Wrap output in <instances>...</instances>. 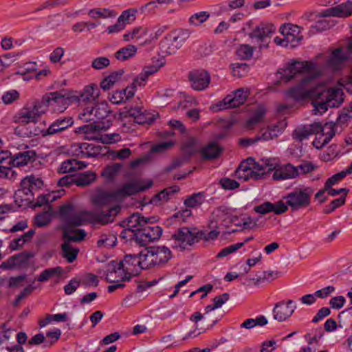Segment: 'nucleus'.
Instances as JSON below:
<instances>
[{"mask_svg":"<svg viewBox=\"0 0 352 352\" xmlns=\"http://www.w3.org/2000/svg\"><path fill=\"white\" fill-rule=\"evenodd\" d=\"M281 80L288 82L296 78L298 74H307L300 82L287 91V96L295 100H302L307 98H313L314 111L324 113L329 107H338L343 102V94L338 88L327 89L322 86L313 88L314 81L320 74L316 64L309 61H292L280 72Z\"/></svg>","mask_w":352,"mask_h":352,"instance_id":"nucleus-1","label":"nucleus"},{"mask_svg":"<svg viewBox=\"0 0 352 352\" xmlns=\"http://www.w3.org/2000/svg\"><path fill=\"white\" fill-rule=\"evenodd\" d=\"M60 216L63 221L60 226L63 239L74 240V242L82 241L86 236V232L82 229L74 230L72 227L89 223V211L76 210L72 204H69L60 208Z\"/></svg>","mask_w":352,"mask_h":352,"instance_id":"nucleus-2","label":"nucleus"},{"mask_svg":"<svg viewBox=\"0 0 352 352\" xmlns=\"http://www.w3.org/2000/svg\"><path fill=\"white\" fill-rule=\"evenodd\" d=\"M21 124L15 128V134L23 138H31L38 135L43 137L58 134L74 124L72 117H60L55 120L47 129H40L34 126L33 129L28 126L29 123L20 122Z\"/></svg>","mask_w":352,"mask_h":352,"instance_id":"nucleus-3","label":"nucleus"},{"mask_svg":"<svg viewBox=\"0 0 352 352\" xmlns=\"http://www.w3.org/2000/svg\"><path fill=\"white\" fill-rule=\"evenodd\" d=\"M43 186V180L34 175L23 178L20 188L14 192V201L19 207L27 208L34 201V194Z\"/></svg>","mask_w":352,"mask_h":352,"instance_id":"nucleus-4","label":"nucleus"},{"mask_svg":"<svg viewBox=\"0 0 352 352\" xmlns=\"http://www.w3.org/2000/svg\"><path fill=\"white\" fill-rule=\"evenodd\" d=\"M124 275L120 276L122 281H129L131 277L138 275L142 270L148 269L145 252L139 254H126L121 261Z\"/></svg>","mask_w":352,"mask_h":352,"instance_id":"nucleus-5","label":"nucleus"},{"mask_svg":"<svg viewBox=\"0 0 352 352\" xmlns=\"http://www.w3.org/2000/svg\"><path fill=\"white\" fill-rule=\"evenodd\" d=\"M197 228L182 227L172 234L170 239L171 246L174 249L184 250L199 242V237L201 236Z\"/></svg>","mask_w":352,"mask_h":352,"instance_id":"nucleus-6","label":"nucleus"},{"mask_svg":"<svg viewBox=\"0 0 352 352\" xmlns=\"http://www.w3.org/2000/svg\"><path fill=\"white\" fill-rule=\"evenodd\" d=\"M314 189L311 187L296 188L283 197L286 204L292 212H296L308 207L311 204V197Z\"/></svg>","mask_w":352,"mask_h":352,"instance_id":"nucleus-7","label":"nucleus"},{"mask_svg":"<svg viewBox=\"0 0 352 352\" xmlns=\"http://www.w3.org/2000/svg\"><path fill=\"white\" fill-rule=\"evenodd\" d=\"M46 112V106L42 99L34 100L32 105H28L21 109L15 116L16 122L33 123L38 121V118Z\"/></svg>","mask_w":352,"mask_h":352,"instance_id":"nucleus-8","label":"nucleus"},{"mask_svg":"<svg viewBox=\"0 0 352 352\" xmlns=\"http://www.w3.org/2000/svg\"><path fill=\"white\" fill-rule=\"evenodd\" d=\"M148 268L160 266L167 263L172 256L169 248L166 246H151L144 250Z\"/></svg>","mask_w":352,"mask_h":352,"instance_id":"nucleus-9","label":"nucleus"},{"mask_svg":"<svg viewBox=\"0 0 352 352\" xmlns=\"http://www.w3.org/2000/svg\"><path fill=\"white\" fill-rule=\"evenodd\" d=\"M152 223H146L137 232L132 234L135 241L140 246H144L148 243L158 240L162 234L163 230L161 227Z\"/></svg>","mask_w":352,"mask_h":352,"instance_id":"nucleus-10","label":"nucleus"},{"mask_svg":"<svg viewBox=\"0 0 352 352\" xmlns=\"http://www.w3.org/2000/svg\"><path fill=\"white\" fill-rule=\"evenodd\" d=\"M119 205L110 207L108 210L96 209L89 211V223L94 224L106 225L112 223L120 212Z\"/></svg>","mask_w":352,"mask_h":352,"instance_id":"nucleus-11","label":"nucleus"},{"mask_svg":"<svg viewBox=\"0 0 352 352\" xmlns=\"http://www.w3.org/2000/svg\"><path fill=\"white\" fill-rule=\"evenodd\" d=\"M247 97V91L243 89H239L232 94L227 95L223 100L213 106L212 109L219 111L239 107L245 102Z\"/></svg>","mask_w":352,"mask_h":352,"instance_id":"nucleus-12","label":"nucleus"},{"mask_svg":"<svg viewBox=\"0 0 352 352\" xmlns=\"http://www.w3.org/2000/svg\"><path fill=\"white\" fill-rule=\"evenodd\" d=\"M41 99L46 106V111L49 107H51L54 111L63 112L66 109L69 98L58 91H54L46 94Z\"/></svg>","mask_w":352,"mask_h":352,"instance_id":"nucleus-13","label":"nucleus"},{"mask_svg":"<svg viewBox=\"0 0 352 352\" xmlns=\"http://www.w3.org/2000/svg\"><path fill=\"white\" fill-rule=\"evenodd\" d=\"M296 309V305L292 300L278 302L272 311L274 318L278 322H284L292 316Z\"/></svg>","mask_w":352,"mask_h":352,"instance_id":"nucleus-14","label":"nucleus"},{"mask_svg":"<svg viewBox=\"0 0 352 352\" xmlns=\"http://www.w3.org/2000/svg\"><path fill=\"white\" fill-rule=\"evenodd\" d=\"M122 115L132 117L134 121L140 124H151L155 120L154 116L144 110L142 107H124Z\"/></svg>","mask_w":352,"mask_h":352,"instance_id":"nucleus-15","label":"nucleus"},{"mask_svg":"<svg viewBox=\"0 0 352 352\" xmlns=\"http://www.w3.org/2000/svg\"><path fill=\"white\" fill-rule=\"evenodd\" d=\"M143 184L140 182H132L124 184L121 188H118L115 192L117 197H127L135 195L140 192L146 190L153 186V182L148 180Z\"/></svg>","mask_w":352,"mask_h":352,"instance_id":"nucleus-16","label":"nucleus"},{"mask_svg":"<svg viewBox=\"0 0 352 352\" xmlns=\"http://www.w3.org/2000/svg\"><path fill=\"white\" fill-rule=\"evenodd\" d=\"M274 30V27L272 25L261 23L254 28L252 32L249 34V36L252 39H256L257 42L263 43L260 44V48L267 47L268 43L266 42V40L271 37Z\"/></svg>","mask_w":352,"mask_h":352,"instance_id":"nucleus-17","label":"nucleus"},{"mask_svg":"<svg viewBox=\"0 0 352 352\" xmlns=\"http://www.w3.org/2000/svg\"><path fill=\"white\" fill-rule=\"evenodd\" d=\"M280 32L289 40L290 48L296 47L302 39L300 34V28L292 23H285L279 29Z\"/></svg>","mask_w":352,"mask_h":352,"instance_id":"nucleus-18","label":"nucleus"},{"mask_svg":"<svg viewBox=\"0 0 352 352\" xmlns=\"http://www.w3.org/2000/svg\"><path fill=\"white\" fill-rule=\"evenodd\" d=\"M189 80L192 89L202 91L208 87L210 82V76L205 70H196L189 74Z\"/></svg>","mask_w":352,"mask_h":352,"instance_id":"nucleus-19","label":"nucleus"},{"mask_svg":"<svg viewBox=\"0 0 352 352\" xmlns=\"http://www.w3.org/2000/svg\"><path fill=\"white\" fill-rule=\"evenodd\" d=\"M352 14V0H347L346 3H341L335 7L329 8L320 12L322 17L336 16L347 17Z\"/></svg>","mask_w":352,"mask_h":352,"instance_id":"nucleus-20","label":"nucleus"},{"mask_svg":"<svg viewBox=\"0 0 352 352\" xmlns=\"http://www.w3.org/2000/svg\"><path fill=\"white\" fill-rule=\"evenodd\" d=\"M108 129V122H103L102 124L90 122L88 124H85L78 127L76 129V132L78 133L85 134L87 139L98 140L100 134L97 133V132L100 131H106Z\"/></svg>","mask_w":352,"mask_h":352,"instance_id":"nucleus-21","label":"nucleus"},{"mask_svg":"<svg viewBox=\"0 0 352 352\" xmlns=\"http://www.w3.org/2000/svg\"><path fill=\"white\" fill-rule=\"evenodd\" d=\"M157 221V217H144L141 216L139 212H135L127 218L128 228L133 232H137L146 223H153Z\"/></svg>","mask_w":352,"mask_h":352,"instance_id":"nucleus-22","label":"nucleus"},{"mask_svg":"<svg viewBox=\"0 0 352 352\" xmlns=\"http://www.w3.org/2000/svg\"><path fill=\"white\" fill-rule=\"evenodd\" d=\"M32 256L29 252H23L14 256L10 257L0 265L1 268L13 269L27 265L29 263L30 258Z\"/></svg>","mask_w":352,"mask_h":352,"instance_id":"nucleus-23","label":"nucleus"},{"mask_svg":"<svg viewBox=\"0 0 352 352\" xmlns=\"http://www.w3.org/2000/svg\"><path fill=\"white\" fill-rule=\"evenodd\" d=\"M297 169L298 168H295L291 164H287L274 169V172L272 177L275 180L293 179L300 175V172H298Z\"/></svg>","mask_w":352,"mask_h":352,"instance_id":"nucleus-24","label":"nucleus"},{"mask_svg":"<svg viewBox=\"0 0 352 352\" xmlns=\"http://www.w3.org/2000/svg\"><path fill=\"white\" fill-rule=\"evenodd\" d=\"M348 58L347 54L341 48L334 50L326 62L327 67L332 70H338Z\"/></svg>","mask_w":352,"mask_h":352,"instance_id":"nucleus-25","label":"nucleus"},{"mask_svg":"<svg viewBox=\"0 0 352 352\" xmlns=\"http://www.w3.org/2000/svg\"><path fill=\"white\" fill-rule=\"evenodd\" d=\"M274 169H275V166L270 163L269 160H262V163L256 162L252 166V171L250 172L252 179L254 180L262 179Z\"/></svg>","mask_w":352,"mask_h":352,"instance_id":"nucleus-26","label":"nucleus"},{"mask_svg":"<svg viewBox=\"0 0 352 352\" xmlns=\"http://www.w3.org/2000/svg\"><path fill=\"white\" fill-rule=\"evenodd\" d=\"M124 275L123 267L121 261H111L107 265L105 272V279L108 283L116 282V278H120Z\"/></svg>","mask_w":352,"mask_h":352,"instance_id":"nucleus-27","label":"nucleus"},{"mask_svg":"<svg viewBox=\"0 0 352 352\" xmlns=\"http://www.w3.org/2000/svg\"><path fill=\"white\" fill-rule=\"evenodd\" d=\"M36 159V153L34 150H28L19 152L12 157L14 166H23L34 162Z\"/></svg>","mask_w":352,"mask_h":352,"instance_id":"nucleus-28","label":"nucleus"},{"mask_svg":"<svg viewBox=\"0 0 352 352\" xmlns=\"http://www.w3.org/2000/svg\"><path fill=\"white\" fill-rule=\"evenodd\" d=\"M222 152L223 148L214 142L208 143L200 151L201 158L204 160L217 159L221 155Z\"/></svg>","mask_w":352,"mask_h":352,"instance_id":"nucleus-29","label":"nucleus"},{"mask_svg":"<svg viewBox=\"0 0 352 352\" xmlns=\"http://www.w3.org/2000/svg\"><path fill=\"white\" fill-rule=\"evenodd\" d=\"M76 152L78 151L77 155H81L82 157H93L100 154V146L93 144L82 142L76 144Z\"/></svg>","mask_w":352,"mask_h":352,"instance_id":"nucleus-30","label":"nucleus"},{"mask_svg":"<svg viewBox=\"0 0 352 352\" xmlns=\"http://www.w3.org/2000/svg\"><path fill=\"white\" fill-rule=\"evenodd\" d=\"M96 124L108 122L109 128L111 124V116L110 110L106 102H101L95 105Z\"/></svg>","mask_w":352,"mask_h":352,"instance_id":"nucleus-31","label":"nucleus"},{"mask_svg":"<svg viewBox=\"0 0 352 352\" xmlns=\"http://www.w3.org/2000/svg\"><path fill=\"white\" fill-rule=\"evenodd\" d=\"M63 239L65 241L61 245V255L66 259L67 263H72L76 259L79 253V249L73 247L70 244V242L74 241V240Z\"/></svg>","mask_w":352,"mask_h":352,"instance_id":"nucleus-32","label":"nucleus"},{"mask_svg":"<svg viewBox=\"0 0 352 352\" xmlns=\"http://www.w3.org/2000/svg\"><path fill=\"white\" fill-rule=\"evenodd\" d=\"M134 94L133 87H126L124 89L114 91L109 97V100L113 104H118L130 99Z\"/></svg>","mask_w":352,"mask_h":352,"instance_id":"nucleus-33","label":"nucleus"},{"mask_svg":"<svg viewBox=\"0 0 352 352\" xmlns=\"http://www.w3.org/2000/svg\"><path fill=\"white\" fill-rule=\"evenodd\" d=\"M116 197H117L116 192L109 193L102 191L97 193L93 197L92 203L97 207L109 206L113 203Z\"/></svg>","mask_w":352,"mask_h":352,"instance_id":"nucleus-34","label":"nucleus"},{"mask_svg":"<svg viewBox=\"0 0 352 352\" xmlns=\"http://www.w3.org/2000/svg\"><path fill=\"white\" fill-rule=\"evenodd\" d=\"M96 179V175L94 171L88 170L75 175V185L77 186H87Z\"/></svg>","mask_w":352,"mask_h":352,"instance_id":"nucleus-35","label":"nucleus"},{"mask_svg":"<svg viewBox=\"0 0 352 352\" xmlns=\"http://www.w3.org/2000/svg\"><path fill=\"white\" fill-rule=\"evenodd\" d=\"M100 90L96 85L87 86L79 96L80 102L94 101L99 96Z\"/></svg>","mask_w":352,"mask_h":352,"instance_id":"nucleus-36","label":"nucleus"},{"mask_svg":"<svg viewBox=\"0 0 352 352\" xmlns=\"http://www.w3.org/2000/svg\"><path fill=\"white\" fill-rule=\"evenodd\" d=\"M138 48L135 45H128L126 47L120 48L115 53V58L119 61H125L130 58L133 57L137 53Z\"/></svg>","mask_w":352,"mask_h":352,"instance_id":"nucleus-37","label":"nucleus"},{"mask_svg":"<svg viewBox=\"0 0 352 352\" xmlns=\"http://www.w3.org/2000/svg\"><path fill=\"white\" fill-rule=\"evenodd\" d=\"M124 71L119 69L110 74L108 76L104 78L100 82V87L103 90H108L110 87L118 80L120 79Z\"/></svg>","mask_w":352,"mask_h":352,"instance_id":"nucleus-38","label":"nucleus"},{"mask_svg":"<svg viewBox=\"0 0 352 352\" xmlns=\"http://www.w3.org/2000/svg\"><path fill=\"white\" fill-rule=\"evenodd\" d=\"M63 268L59 266L56 267L47 268L41 273L36 279L39 282H45L53 276H61L63 274Z\"/></svg>","mask_w":352,"mask_h":352,"instance_id":"nucleus-39","label":"nucleus"},{"mask_svg":"<svg viewBox=\"0 0 352 352\" xmlns=\"http://www.w3.org/2000/svg\"><path fill=\"white\" fill-rule=\"evenodd\" d=\"M52 212L51 210L37 214L34 219V224L38 228L45 227L52 221Z\"/></svg>","mask_w":352,"mask_h":352,"instance_id":"nucleus-40","label":"nucleus"},{"mask_svg":"<svg viewBox=\"0 0 352 352\" xmlns=\"http://www.w3.org/2000/svg\"><path fill=\"white\" fill-rule=\"evenodd\" d=\"M230 298L228 293H223L221 295L217 296L213 298V304L208 305L205 307V312L204 315H208L210 311L221 307L225 302Z\"/></svg>","mask_w":352,"mask_h":352,"instance_id":"nucleus-41","label":"nucleus"},{"mask_svg":"<svg viewBox=\"0 0 352 352\" xmlns=\"http://www.w3.org/2000/svg\"><path fill=\"white\" fill-rule=\"evenodd\" d=\"M340 126L337 125V123H326L324 125L322 133L321 136L324 137V138L329 142L336 133H340Z\"/></svg>","mask_w":352,"mask_h":352,"instance_id":"nucleus-42","label":"nucleus"},{"mask_svg":"<svg viewBox=\"0 0 352 352\" xmlns=\"http://www.w3.org/2000/svg\"><path fill=\"white\" fill-rule=\"evenodd\" d=\"M78 119L83 122H93L96 124V111L94 107H87L78 115Z\"/></svg>","mask_w":352,"mask_h":352,"instance_id":"nucleus-43","label":"nucleus"},{"mask_svg":"<svg viewBox=\"0 0 352 352\" xmlns=\"http://www.w3.org/2000/svg\"><path fill=\"white\" fill-rule=\"evenodd\" d=\"M252 166L248 165V162H243L240 164L237 169L235 170L236 176L239 179L243 178L245 181L252 179Z\"/></svg>","mask_w":352,"mask_h":352,"instance_id":"nucleus-44","label":"nucleus"},{"mask_svg":"<svg viewBox=\"0 0 352 352\" xmlns=\"http://www.w3.org/2000/svg\"><path fill=\"white\" fill-rule=\"evenodd\" d=\"M265 114V110L263 107L257 109L252 117L249 118L246 122V127L248 129H252L253 126L261 122Z\"/></svg>","mask_w":352,"mask_h":352,"instance_id":"nucleus-45","label":"nucleus"},{"mask_svg":"<svg viewBox=\"0 0 352 352\" xmlns=\"http://www.w3.org/2000/svg\"><path fill=\"white\" fill-rule=\"evenodd\" d=\"M267 324V320L264 316H260L256 318H248L241 324V328L252 329L256 325L264 326Z\"/></svg>","mask_w":352,"mask_h":352,"instance_id":"nucleus-46","label":"nucleus"},{"mask_svg":"<svg viewBox=\"0 0 352 352\" xmlns=\"http://www.w3.org/2000/svg\"><path fill=\"white\" fill-rule=\"evenodd\" d=\"M122 167V164H113L112 165L107 166L103 170L101 175L107 179L112 180L116 175H118Z\"/></svg>","mask_w":352,"mask_h":352,"instance_id":"nucleus-47","label":"nucleus"},{"mask_svg":"<svg viewBox=\"0 0 352 352\" xmlns=\"http://www.w3.org/2000/svg\"><path fill=\"white\" fill-rule=\"evenodd\" d=\"M198 141L195 138L190 137L182 144L183 151L190 156L197 151Z\"/></svg>","mask_w":352,"mask_h":352,"instance_id":"nucleus-48","label":"nucleus"},{"mask_svg":"<svg viewBox=\"0 0 352 352\" xmlns=\"http://www.w3.org/2000/svg\"><path fill=\"white\" fill-rule=\"evenodd\" d=\"M173 43L170 41V36L165 37L160 43V49L164 55L173 54L176 52Z\"/></svg>","mask_w":352,"mask_h":352,"instance_id":"nucleus-49","label":"nucleus"},{"mask_svg":"<svg viewBox=\"0 0 352 352\" xmlns=\"http://www.w3.org/2000/svg\"><path fill=\"white\" fill-rule=\"evenodd\" d=\"M204 193L198 192L188 196L184 201L186 207L194 208L201 205L204 201Z\"/></svg>","mask_w":352,"mask_h":352,"instance_id":"nucleus-50","label":"nucleus"},{"mask_svg":"<svg viewBox=\"0 0 352 352\" xmlns=\"http://www.w3.org/2000/svg\"><path fill=\"white\" fill-rule=\"evenodd\" d=\"M170 36V41L175 45L176 52L186 42L189 36V33L187 31H182L177 35Z\"/></svg>","mask_w":352,"mask_h":352,"instance_id":"nucleus-51","label":"nucleus"},{"mask_svg":"<svg viewBox=\"0 0 352 352\" xmlns=\"http://www.w3.org/2000/svg\"><path fill=\"white\" fill-rule=\"evenodd\" d=\"M254 48L249 45H241L238 47L236 54L243 60L249 59L252 56Z\"/></svg>","mask_w":352,"mask_h":352,"instance_id":"nucleus-52","label":"nucleus"},{"mask_svg":"<svg viewBox=\"0 0 352 352\" xmlns=\"http://www.w3.org/2000/svg\"><path fill=\"white\" fill-rule=\"evenodd\" d=\"M136 12L137 10L135 8L126 10L122 12L118 20L125 25L126 23L135 21Z\"/></svg>","mask_w":352,"mask_h":352,"instance_id":"nucleus-53","label":"nucleus"},{"mask_svg":"<svg viewBox=\"0 0 352 352\" xmlns=\"http://www.w3.org/2000/svg\"><path fill=\"white\" fill-rule=\"evenodd\" d=\"M336 122L337 125L340 126V131H342L344 127L347 126L350 123H352L350 116L348 115L347 109H344V108L342 109Z\"/></svg>","mask_w":352,"mask_h":352,"instance_id":"nucleus-54","label":"nucleus"},{"mask_svg":"<svg viewBox=\"0 0 352 352\" xmlns=\"http://www.w3.org/2000/svg\"><path fill=\"white\" fill-rule=\"evenodd\" d=\"M210 16V14L208 12L202 11L195 13L190 19L189 22L194 25H199L205 22Z\"/></svg>","mask_w":352,"mask_h":352,"instance_id":"nucleus-55","label":"nucleus"},{"mask_svg":"<svg viewBox=\"0 0 352 352\" xmlns=\"http://www.w3.org/2000/svg\"><path fill=\"white\" fill-rule=\"evenodd\" d=\"M234 76L241 78L248 72L249 67L246 63H233L231 65Z\"/></svg>","mask_w":352,"mask_h":352,"instance_id":"nucleus-56","label":"nucleus"},{"mask_svg":"<svg viewBox=\"0 0 352 352\" xmlns=\"http://www.w3.org/2000/svg\"><path fill=\"white\" fill-rule=\"evenodd\" d=\"M88 14L94 19L98 18V17H108V16H115L116 13L112 11L109 10V9L104 8L102 10L98 8V9H91L89 11Z\"/></svg>","mask_w":352,"mask_h":352,"instance_id":"nucleus-57","label":"nucleus"},{"mask_svg":"<svg viewBox=\"0 0 352 352\" xmlns=\"http://www.w3.org/2000/svg\"><path fill=\"white\" fill-rule=\"evenodd\" d=\"M61 331L56 329L54 331H48L46 333V341H45V346H50L54 344L60 337Z\"/></svg>","mask_w":352,"mask_h":352,"instance_id":"nucleus-58","label":"nucleus"},{"mask_svg":"<svg viewBox=\"0 0 352 352\" xmlns=\"http://www.w3.org/2000/svg\"><path fill=\"white\" fill-rule=\"evenodd\" d=\"M110 65V60L108 58L100 56L94 58L91 63V67L97 70H100L107 67Z\"/></svg>","mask_w":352,"mask_h":352,"instance_id":"nucleus-59","label":"nucleus"},{"mask_svg":"<svg viewBox=\"0 0 352 352\" xmlns=\"http://www.w3.org/2000/svg\"><path fill=\"white\" fill-rule=\"evenodd\" d=\"M309 136H310V133L307 126L298 128L295 129L293 132L294 139L298 141H302L305 139H307Z\"/></svg>","mask_w":352,"mask_h":352,"instance_id":"nucleus-60","label":"nucleus"},{"mask_svg":"<svg viewBox=\"0 0 352 352\" xmlns=\"http://www.w3.org/2000/svg\"><path fill=\"white\" fill-rule=\"evenodd\" d=\"M285 126L286 124L283 122H278L277 124L268 126L267 127L272 135V140L280 135L283 132Z\"/></svg>","mask_w":352,"mask_h":352,"instance_id":"nucleus-61","label":"nucleus"},{"mask_svg":"<svg viewBox=\"0 0 352 352\" xmlns=\"http://www.w3.org/2000/svg\"><path fill=\"white\" fill-rule=\"evenodd\" d=\"M243 247V243H235L222 249L217 255V258H222L236 252Z\"/></svg>","mask_w":352,"mask_h":352,"instance_id":"nucleus-62","label":"nucleus"},{"mask_svg":"<svg viewBox=\"0 0 352 352\" xmlns=\"http://www.w3.org/2000/svg\"><path fill=\"white\" fill-rule=\"evenodd\" d=\"M174 144L172 141L162 142L153 146L151 151L153 153H164L170 149Z\"/></svg>","mask_w":352,"mask_h":352,"instance_id":"nucleus-63","label":"nucleus"},{"mask_svg":"<svg viewBox=\"0 0 352 352\" xmlns=\"http://www.w3.org/2000/svg\"><path fill=\"white\" fill-rule=\"evenodd\" d=\"M219 184L223 188L226 190H234L239 187L238 182L228 177L221 179Z\"/></svg>","mask_w":352,"mask_h":352,"instance_id":"nucleus-64","label":"nucleus"}]
</instances>
